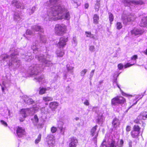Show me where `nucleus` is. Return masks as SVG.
Returning <instances> with one entry per match:
<instances>
[{
    "label": "nucleus",
    "instance_id": "obj_1",
    "mask_svg": "<svg viewBox=\"0 0 147 147\" xmlns=\"http://www.w3.org/2000/svg\"><path fill=\"white\" fill-rule=\"evenodd\" d=\"M59 0H50V5L44 16V20L47 21L50 20H57L64 19L69 20L70 18L69 13L60 5Z\"/></svg>",
    "mask_w": 147,
    "mask_h": 147
},
{
    "label": "nucleus",
    "instance_id": "obj_2",
    "mask_svg": "<svg viewBox=\"0 0 147 147\" xmlns=\"http://www.w3.org/2000/svg\"><path fill=\"white\" fill-rule=\"evenodd\" d=\"M67 26L63 24H57L55 28V34L58 36H63L66 33Z\"/></svg>",
    "mask_w": 147,
    "mask_h": 147
},
{
    "label": "nucleus",
    "instance_id": "obj_3",
    "mask_svg": "<svg viewBox=\"0 0 147 147\" xmlns=\"http://www.w3.org/2000/svg\"><path fill=\"white\" fill-rule=\"evenodd\" d=\"M126 100L125 98L121 95L117 96L113 98L111 100V104L116 105L117 104H123L125 103Z\"/></svg>",
    "mask_w": 147,
    "mask_h": 147
},
{
    "label": "nucleus",
    "instance_id": "obj_4",
    "mask_svg": "<svg viewBox=\"0 0 147 147\" xmlns=\"http://www.w3.org/2000/svg\"><path fill=\"white\" fill-rule=\"evenodd\" d=\"M136 16L134 14L123 15L122 16V20L124 24H126L128 22L134 21Z\"/></svg>",
    "mask_w": 147,
    "mask_h": 147
},
{
    "label": "nucleus",
    "instance_id": "obj_5",
    "mask_svg": "<svg viewBox=\"0 0 147 147\" xmlns=\"http://www.w3.org/2000/svg\"><path fill=\"white\" fill-rule=\"evenodd\" d=\"M147 118V111H143L138 116L136 119L134 121V122L136 124H140V121L142 120H145Z\"/></svg>",
    "mask_w": 147,
    "mask_h": 147
},
{
    "label": "nucleus",
    "instance_id": "obj_6",
    "mask_svg": "<svg viewBox=\"0 0 147 147\" xmlns=\"http://www.w3.org/2000/svg\"><path fill=\"white\" fill-rule=\"evenodd\" d=\"M98 127V126L96 125L93 127L90 130V135L92 136H93L95 134V136L93 138V140L96 142L97 140V138L98 136V131L96 132V130Z\"/></svg>",
    "mask_w": 147,
    "mask_h": 147
},
{
    "label": "nucleus",
    "instance_id": "obj_7",
    "mask_svg": "<svg viewBox=\"0 0 147 147\" xmlns=\"http://www.w3.org/2000/svg\"><path fill=\"white\" fill-rule=\"evenodd\" d=\"M23 16L22 15V13L20 11L15 12L13 14V20L17 22H20L23 19Z\"/></svg>",
    "mask_w": 147,
    "mask_h": 147
},
{
    "label": "nucleus",
    "instance_id": "obj_8",
    "mask_svg": "<svg viewBox=\"0 0 147 147\" xmlns=\"http://www.w3.org/2000/svg\"><path fill=\"white\" fill-rule=\"evenodd\" d=\"M68 37H63L59 39V41L57 44V46L60 48L63 49L66 45V42L68 41Z\"/></svg>",
    "mask_w": 147,
    "mask_h": 147
},
{
    "label": "nucleus",
    "instance_id": "obj_9",
    "mask_svg": "<svg viewBox=\"0 0 147 147\" xmlns=\"http://www.w3.org/2000/svg\"><path fill=\"white\" fill-rule=\"evenodd\" d=\"M47 142L50 147L52 146L55 143V138L54 136L51 134L48 135L47 138Z\"/></svg>",
    "mask_w": 147,
    "mask_h": 147
},
{
    "label": "nucleus",
    "instance_id": "obj_10",
    "mask_svg": "<svg viewBox=\"0 0 147 147\" xmlns=\"http://www.w3.org/2000/svg\"><path fill=\"white\" fill-rule=\"evenodd\" d=\"M16 132L18 137L20 138L25 135L26 132L24 128L18 126L16 127Z\"/></svg>",
    "mask_w": 147,
    "mask_h": 147
},
{
    "label": "nucleus",
    "instance_id": "obj_11",
    "mask_svg": "<svg viewBox=\"0 0 147 147\" xmlns=\"http://www.w3.org/2000/svg\"><path fill=\"white\" fill-rule=\"evenodd\" d=\"M143 2L140 0L136 1H131L130 0H127L125 1V5L126 6H129L131 5H142Z\"/></svg>",
    "mask_w": 147,
    "mask_h": 147
},
{
    "label": "nucleus",
    "instance_id": "obj_12",
    "mask_svg": "<svg viewBox=\"0 0 147 147\" xmlns=\"http://www.w3.org/2000/svg\"><path fill=\"white\" fill-rule=\"evenodd\" d=\"M11 4L18 9L20 8L23 9L25 8L24 4L20 1L13 0L12 1Z\"/></svg>",
    "mask_w": 147,
    "mask_h": 147
},
{
    "label": "nucleus",
    "instance_id": "obj_13",
    "mask_svg": "<svg viewBox=\"0 0 147 147\" xmlns=\"http://www.w3.org/2000/svg\"><path fill=\"white\" fill-rule=\"evenodd\" d=\"M69 143L68 147H76L78 143V140L76 137H73L69 138Z\"/></svg>",
    "mask_w": 147,
    "mask_h": 147
},
{
    "label": "nucleus",
    "instance_id": "obj_14",
    "mask_svg": "<svg viewBox=\"0 0 147 147\" xmlns=\"http://www.w3.org/2000/svg\"><path fill=\"white\" fill-rule=\"evenodd\" d=\"M120 121L119 119L116 118H114L112 122V125L113 128H116L119 127L120 125Z\"/></svg>",
    "mask_w": 147,
    "mask_h": 147
},
{
    "label": "nucleus",
    "instance_id": "obj_15",
    "mask_svg": "<svg viewBox=\"0 0 147 147\" xmlns=\"http://www.w3.org/2000/svg\"><path fill=\"white\" fill-rule=\"evenodd\" d=\"M59 105V103L57 102H52L49 103V107L52 111H54L57 108Z\"/></svg>",
    "mask_w": 147,
    "mask_h": 147
},
{
    "label": "nucleus",
    "instance_id": "obj_16",
    "mask_svg": "<svg viewBox=\"0 0 147 147\" xmlns=\"http://www.w3.org/2000/svg\"><path fill=\"white\" fill-rule=\"evenodd\" d=\"M131 34L136 35L138 34H141L144 32V31L140 28H134L131 31Z\"/></svg>",
    "mask_w": 147,
    "mask_h": 147
},
{
    "label": "nucleus",
    "instance_id": "obj_17",
    "mask_svg": "<svg viewBox=\"0 0 147 147\" xmlns=\"http://www.w3.org/2000/svg\"><path fill=\"white\" fill-rule=\"evenodd\" d=\"M137 56H133L131 58V59L132 60H133L134 63H127L124 66V68H126L129 67L134 65L136 63V59L137 58Z\"/></svg>",
    "mask_w": 147,
    "mask_h": 147
},
{
    "label": "nucleus",
    "instance_id": "obj_18",
    "mask_svg": "<svg viewBox=\"0 0 147 147\" xmlns=\"http://www.w3.org/2000/svg\"><path fill=\"white\" fill-rule=\"evenodd\" d=\"M32 29L33 31L39 32L42 33L43 32V29L40 26L34 25L32 27Z\"/></svg>",
    "mask_w": 147,
    "mask_h": 147
},
{
    "label": "nucleus",
    "instance_id": "obj_19",
    "mask_svg": "<svg viewBox=\"0 0 147 147\" xmlns=\"http://www.w3.org/2000/svg\"><path fill=\"white\" fill-rule=\"evenodd\" d=\"M36 42L33 43L31 47V49L32 50L33 53L34 54H37L39 51V50L38 48V46L36 45Z\"/></svg>",
    "mask_w": 147,
    "mask_h": 147
},
{
    "label": "nucleus",
    "instance_id": "obj_20",
    "mask_svg": "<svg viewBox=\"0 0 147 147\" xmlns=\"http://www.w3.org/2000/svg\"><path fill=\"white\" fill-rule=\"evenodd\" d=\"M36 7L35 6H33L27 9V13L29 15H30L34 13L35 11L36 10Z\"/></svg>",
    "mask_w": 147,
    "mask_h": 147
},
{
    "label": "nucleus",
    "instance_id": "obj_21",
    "mask_svg": "<svg viewBox=\"0 0 147 147\" xmlns=\"http://www.w3.org/2000/svg\"><path fill=\"white\" fill-rule=\"evenodd\" d=\"M140 25L144 27L147 26V16L143 17L141 21Z\"/></svg>",
    "mask_w": 147,
    "mask_h": 147
},
{
    "label": "nucleus",
    "instance_id": "obj_22",
    "mask_svg": "<svg viewBox=\"0 0 147 147\" xmlns=\"http://www.w3.org/2000/svg\"><path fill=\"white\" fill-rule=\"evenodd\" d=\"M140 134V133L133 129L130 132L131 136L133 138H138Z\"/></svg>",
    "mask_w": 147,
    "mask_h": 147
},
{
    "label": "nucleus",
    "instance_id": "obj_23",
    "mask_svg": "<svg viewBox=\"0 0 147 147\" xmlns=\"http://www.w3.org/2000/svg\"><path fill=\"white\" fill-rule=\"evenodd\" d=\"M85 34L86 35L87 37H90L91 38H92L94 39L97 40V39L96 38L94 34H92L91 33V32H86Z\"/></svg>",
    "mask_w": 147,
    "mask_h": 147
},
{
    "label": "nucleus",
    "instance_id": "obj_24",
    "mask_svg": "<svg viewBox=\"0 0 147 147\" xmlns=\"http://www.w3.org/2000/svg\"><path fill=\"white\" fill-rule=\"evenodd\" d=\"M47 90V89L46 88L43 87H40L39 88V94L40 95H42L46 93Z\"/></svg>",
    "mask_w": 147,
    "mask_h": 147
},
{
    "label": "nucleus",
    "instance_id": "obj_25",
    "mask_svg": "<svg viewBox=\"0 0 147 147\" xmlns=\"http://www.w3.org/2000/svg\"><path fill=\"white\" fill-rule=\"evenodd\" d=\"M141 128L140 127L137 125H134L133 127V130L138 132L139 133H140Z\"/></svg>",
    "mask_w": 147,
    "mask_h": 147
},
{
    "label": "nucleus",
    "instance_id": "obj_26",
    "mask_svg": "<svg viewBox=\"0 0 147 147\" xmlns=\"http://www.w3.org/2000/svg\"><path fill=\"white\" fill-rule=\"evenodd\" d=\"M93 22L96 24L98 23L99 20V16L96 14H95L93 16Z\"/></svg>",
    "mask_w": 147,
    "mask_h": 147
},
{
    "label": "nucleus",
    "instance_id": "obj_27",
    "mask_svg": "<svg viewBox=\"0 0 147 147\" xmlns=\"http://www.w3.org/2000/svg\"><path fill=\"white\" fill-rule=\"evenodd\" d=\"M42 99L45 102L51 101L53 100V98L52 97L48 96L43 97Z\"/></svg>",
    "mask_w": 147,
    "mask_h": 147
},
{
    "label": "nucleus",
    "instance_id": "obj_28",
    "mask_svg": "<svg viewBox=\"0 0 147 147\" xmlns=\"http://www.w3.org/2000/svg\"><path fill=\"white\" fill-rule=\"evenodd\" d=\"M46 40V36L44 35L40 34V42L42 43H45Z\"/></svg>",
    "mask_w": 147,
    "mask_h": 147
},
{
    "label": "nucleus",
    "instance_id": "obj_29",
    "mask_svg": "<svg viewBox=\"0 0 147 147\" xmlns=\"http://www.w3.org/2000/svg\"><path fill=\"white\" fill-rule=\"evenodd\" d=\"M41 134H39L36 139L35 140V144H37L39 142H40L41 138Z\"/></svg>",
    "mask_w": 147,
    "mask_h": 147
},
{
    "label": "nucleus",
    "instance_id": "obj_30",
    "mask_svg": "<svg viewBox=\"0 0 147 147\" xmlns=\"http://www.w3.org/2000/svg\"><path fill=\"white\" fill-rule=\"evenodd\" d=\"M96 121L98 124H99L100 123H102L103 121L102 116H98L97 119L96 120Z\"/></svg>",
    "mask_w": 147,
    "mask_h": 147
},
{
    "label": "nucleus",
    "instance_id": "obj_31",
    "mask_svg": "<svg viewBox=\"0 0 147 147\" xmlns=\"http://www.w3.org/2000/svg\"><path fill=\"white\" fill-rule=\"evenodd\" d=\"M32 121L34 120L33 122H35L37 123L39 121V119L37 115H35L34 116V119H31Z\"/></svg>",
    "mask_w": 147,
    "mask_h": 147
},
{
    "label": "nucleus",
    "instance_id": "obj_32",
    "mask_svg": "<svg viewBox=\"0 0 147 147\" xmlns=\"http://www.w3.org/2000/svg\"><path fill=\"white\" fill-rule=\"evenodd\" d=\"M72 44L74 46H76L78 41L76 38L75 36L73 37L72 39Z\"/></svg>",
    "mask_w": 147,
    "mask_h": 147
},
{
    "label": "nucleus",
    "instance_id": "obj_33",
    "mask_svg": "<svg viewBox=\"0 0 147 147\" xmlns=\"http://www.w3.org/2000/svg\"><path fill=\"white\" fill-rule=\"evenodd\" d=\"M34 35V33L33 32L29 30H27L26 32V34H24V36L26 37V35Z\"/></svg>",
    "mask_w": 147,
    "mask_h": 147
},
{
    "label": "nucleus",
    "instance_id": "obj_34",
    "mask_svg": "<svg viewBox=\"0 0 147 147\" xmlns=\"http://www.w3.org/2000/svg\"><path fill=\"white\" fill-rule=\"evenodd\" d=\"M115 142L114 139H112L111 142L110 144L109 147H116L115 145Z\"/></svg>",
    "mask_w": 147,
    "mask_h": 147
},
{
    "label": "nucleus",
    "instance_id": "obj_35",
    "mask_svg": "<svg viewBox=\"0 0 147 147\" xmlns=\"http://www.w3.org/2000/svg\"><path fill=\"white\" fill-rule=\"evenodd\" d=\"M118 76V75H117V76H116V78H114L113 80V85H114L115 84H116V85L120 89V88L119 86L118 85V84L117 83V78Z\"/></svg>",
    "mask_w": 147,
    "mask_h": 147
},
{
    "label": "nucleus",
    "instance_id": "obj_36",
    "mask_svg": "<svg viewBox=\"0 0 147 147\" xmlns=\"http://www.w3.org/2000/svg\"><path fill=\"white\" fill-rule=\"evenodd\" d=\"M11 55H17V50L15 49H12V50H11Z\"/></svg>",
    "mask_w": 147,
    "mask_h": 147
},
{
    "label": "nucleus",
    "instance_id": "obj_37",
    "mask_svg": "<svg viewBox=\"0 0 147 147\" xmlns=\"http://www.w3.org/2000/svg\"><path fill=\"white\" fill-rule=\"evenodd\" d=\"M109 20L110 21V23L111 24H112L111 22L113 21V15L111 13H109Z\"/></svg>",
    "mask_w": 147,
    "mask_h": 147
},
{
    "label": "nucleus",
    "instance_id": "obj_38",
    "mask_svg": "<svg viewBox=\"0 0 147 147\" xmlns=\"http://www.w3.org/2000/svg\"><path fill=\"white\" fill-rule=\"evenodd\" d=\"M124 142L123 140L122 139L120 140L119 143L118 144V147H123Z\"/></svg>",
    "mask_w": 147,
    "mask_h": 147
},
{
    "label": "nucleus",
    "instance_id": "obj_39",
    "mask_svg": "<svg viewBox=\"0 0 147 147\" xmlns=\"http://www.w3.org/2000/svg\"><path fill=\"white\" fill-rule=\"evenodd\" d=\"M116 26L118 30L120 29L122 27V26L121 23L119 22H118L117 23Z\"/></svg>",
    "mask_w": 147,
    "mask_h": 147
},
{
    "label": "nucleus",
    "instance_id": "obj_40",
    "mask_svg": "<svg viewBox=\"0 0 147 147\" xmlns=\"http://www.w3.org/2000/svg\"><path fill=\"white\" fill-rule=\"evenodd\" d=\"M57 130V128L56 127L54 126L52 127L51 128V132L53 133H55Z\"/></svg>",
    "mask_w": 147,
    "mask_h": 147
},
{
    "label": "nucleus",
    "instance_id": "obj_41",
    "mask_svg": "<svg viewBox=\"0 0 147 147\" xmlns=\"http://www.w3.org/2000/svg\"><path fill=\"white\" fill-rule=\"evenodd\" d=\"M27 103L29 105L32 104L34 103V101L32 98H29L27 100Z\"/></svg>",
    "mask_w": 147,
    "mask_h": 147
},
{
    "label": "nucleus",
    "instance_id": "obj_42",
    "mask_svg": "<svg viewBox=\"0 0 147 147\" xmlns=\"http://www.w3.org/2000/svg\"><path fill=\"white\" fill-rule=\"evenodd\" d=\"M20 113L22 115H23L24 116L26 117L25 115H26V111L25 109H22L20 111Z\"/></svg>",
    "mask_w": 147,
    "mask_h": 147
},
{
    "label": "nucleus",
    "instance_id": "obj_43",
    "mask_svg": "<svg viewBox=\"0 0 147 147\" xmlns=\"http://www.w3.org/2000/svg\"><path fill=\"white\" fill-rule=\"evenodd\" d=\"M89 49L91 52H94V51L95 49L94 46H90L89 47Z\"/></svg>",
    "mask_w": 147,
    "mask_h": 147
},
{
    "label": "nucleus",
    "instance_id": "obj_44",
    "mask_svg": "<svg viewBox=\"0 0 147 147\" xmlns=\"http://www.w3.org/2000/svg\"><path fill=\"white\" fill-rule=\"evenodd\" d=\"M118 69L119 70L121 69L123 67V65L121 63H119L118 65H117Z\"/></svg>",
    "mask_w": 147,
    "mask_h": 147
},
{
    "label": "nucleus",
    "instance_id": "obj_45",
    "mask_svg": "<svg viewBox=\"0 0 147 147\" xmlns=\"http://www.w3.org/2000/svg\"><path fill=\"white\" fill-rule=\"evenodd\" d=\"M131 127L130 126L127 125L126 126V131L127 132L131 130Z\"/></svg>",
    "mask_w": 147,
    "mask_h": 147
},
{
    "label": "nucleus",
    "instance_id": "obj_46",
    "mask_svg": "<svg viewBox=\"0 0 147 147\" xmlns=\"http://www.w3.org/2000/svg\"><path fill=\"white\" fill-rule=\"evenodd\" d=\"M1 122V123L4 125L7 126V123L5 122V121H4L3 120H1L0 121Z\"/></svg>",
    "mask_w": 147,
    "mask_h": 147
},
{
    "label": "nucleus",
    "instance_id": "obj_47",
    "mask_svg": "<svg viewBox=\"0 0 147 147\" xmlns=\"http://www.w3.org/2000/svg\"><path fill=\"white\" fill-rule=\"evenodd\" d=\"M87 72V70L86 69H84L82 70L81 72V74L82 75H84Z\"/></svg>",
    "mask_w": 147,
    "mask_h": 147
},
{
    "label": "nucleus",
    "instance_id": "obj_48",
    "mask_svg": "<svg viewBox=\"0 0 147 147\" xmlns=\"http://www.w3.org/2000/svg\"><path fill=\"white\" fill-rule=\"evenodd\" d=\"M57 55H63L65 54L64 53L63 51H61L59 52H57Z\"/></svg>",
    "mask_w": 147,
    "mask_h": 147
},
{
    "label": "nucleus",
    "instance_id": "obj_49",
    "mask_svg": "<svg viewBox=\"0 0 147 147\" xmlns=\"http://www.w3.org/2000/svg\"><path fill=\"white\" fill-rule=\"evenodd\" d=\"M105 142V141H103L102 143L101 144V146L100 147H107V145L106 144H104V143Z\"/></svg>",
    "mask_w": 147,
    "mask_h": 147
},
{
    "label": "nucleus",
    "instance_id": "obj_50",
    "mask_svg": "<svg viewBox=\"0 0 147 147\" xmlns=\"http://www.w3.org/2000/svg\"><path fill=\"white\" fill-rule=\"evenodd\" d=\"M84 104L86 105V106H88L89 104V102H88V101L87 100H86L84 103Z\"/></svg>",
    "mask_w": 147,
    "mask_h": 147
},
{
    "label": "nucleus",
    "instance_id": "obj_51",
    "mask_svg": "<svg viewBox=\"0 0 147 147\" xmlns=\"http://www.w3.org/2000/svg\"><path fill=\"white\" fill-rule=\"evenodd\" d=\"M133 100H134L135 101L134 102H133V103L131 105V106H133L134 105H136L137 102L138 101L136 100V99Z\"/></svg>",
    "mask_w": 147,
    "mask_h": 147
},
{
    "label": "nucleus",
    "instance_id": "obj_52",
    "mask_svg": "<svg viewBox=\"0 0 147 147\" xmlns=\"http://www.w3.org/2000/svg\"><path fill=\"white\" fill-rule=\"evenodd\" d=\"M128 147H132V142L131 141L129 142L128 143Z\"/></svg>",
    "mask_w": 147,
    "mask_h": 147
},
{
    "label": "nucleus",
    "instance_id": "obj_53",
    "mask_svg": "<svg viewBox=\"0 0 147 147\" xmlns=\"http://www.w3.org/2000/svg\"><path fill=\"white\" fill-rule=\"evenodd\" d=\"M98 6H97L96 5H95L94 8L96 11H99L100 8H98Z\"/></svg>",
    "mask_w": 147,
    "mask_h": 147
},
{
    "label": "nucleus",
    "instance_id": "obj_54",
    "mask_svg": "<svg viewBox=\"0 0 147 147\" xmlns=\"http://www.w3.org/2000/svg\"><path fill=\"white\" fill-rule=\"evenodd\" d=\"M95 5H96L97 6H98V8H100V4L99 3H96V4H95Z\"/></svg>",
    "mask_w": 147,
    "mask_h": 147
},
{
    "label": "nucleus",
    "instance_id": "obj_55",
    "mask_svg": "<svg viewBox=\"0 0 147 147\" xmlns=\"http://www.w3.org/2000/svg\"><path fill=\"white\" fill-rule=\"evenodd\" d=\"M89 6V5L88 4L86 3L85 4V7L86 9H87L88 8Z\"/></svg>",
    "mask_w": 147,
    "mask_h": 147
},
{
    "label": "nucleus",
    "instance_id": "obj_56",
    "mask_svg": "<svg viewBox=\"0 0 147 147\" xmlns=\"http://www.w3.org/2000/svg\"><path fill=\"white\" fill-rule=\"evenodd\" d=\"M67 69L68 70H70L72 69H73V67H71L70 68H69V67H67Z\"/></svg>",
    "mask_w": 147,
    "mask_h": 147
},
{
    "label": "nucleus",
    "instance_id": "obj_57",
    "mask_svg": "<svg viewBox=\"0 0 147 147\" xmlns=\"http://www.w3.org/2000/svg\"><path fill=\"white\" fill-rule=\"evenodd\" d=\"M1 86V89L3 92H4L5 91V88H4L2 86Z\"/></svg>",
    "mask_w": 147,
    "mask_h": 147
},
{
    "label": "nucleus",
    "instance_id": "obj_58",
    "mask_svg": "<svg viewBox=\"0 0 147 147\" xmlns=\"http://www.w3.org/2000/svg\"><path fill=\"white\" fill-rule=\"evenodd\" d=\"M100 0H96V3H100Z\"/></svg>",
    "mask_w": 147,
    "mask_h": 147
},
{
    "label": "nucleus",
    "instance_id": "obj_59",
    "mask_svg": "<svg viewBox=\"0 0 147 147\" xmlns=\"http://www.w3.org/2000/svg\"><path fill=\"white\" fill-rule=\"evenodd\" d=\"M73 2H74L75 3H77L76 1V0H73Z\"/></svg>",
    "mask_w": 147,
    "mask_h": 147
},
{
    "label": "nucleus",
    "instance_id": "obj_60",
    "mask_svg": "<svg viewBox=\"0 0 147 147\" xmlns=\"http://www.w3.org/2000/svg\"><path fill=\"white\" fill-rule=\"evenodd\" d=\"M145 54L147 55V49L146 50Z\"/></svg>",
    "mask_w": 147,
    "mask_h": 147
},
{
    "label": "nucleus",
    "instance_id": "obj_61",
    "mask_svg": "<svg viewBox=\"0 0 147 147\" xmlns=\"http://www.w3.org/2000/svg\"><path fill=\"white\" fill-rule=\"evenodd\" d=\"M144 123H142V124H143V125L144 124Z\"/></svg>",
    "mask_w": 147,
    "mask_h": 147
}]
</instances>
